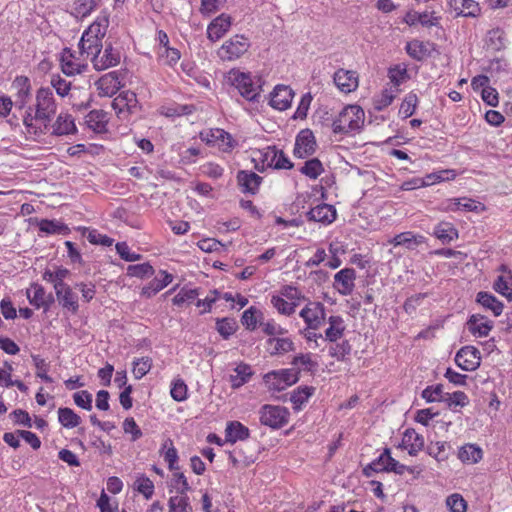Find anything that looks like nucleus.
I'll list each match as a JSON object with an SVG mask.
<instances>
[{
    "label": "nucleus",
    "instance_id": "1",
    "mask_svg": "<svg viewBox=\"0 0 512 512\" xmlns=\"http://www.w3.org/2000/svg\"><path fill=\"white\" fill-rule=\"evenodd\" d=\"M109 24L107 16H99L95 21L83 32L79 41L80 55L89 57L94 52H99L102 48V39L106 34Z\"/></svg>",
    "mask_w": 512,
    "mask_h": 512
},
{
    "label": "nucleus",
    "instance_id": "2",
    "mask_svg": "<svg viewBox=\"0 0 512 512\" xmlns=\"http://www.w3.org/2000/svg\"><path fill=\"white\" fill-rule=\"evenodd\" d=\"M228 79L244 99L250 102L258 101L262 91V80L259 76L232 69Z\"/></svg>",
    "mask_w": 512,
    "mask_h": 512
},
{
    "label": "nucleus",
    "instance_id": "3",
    "mask_svg": "<svg viewBox=\"0 0 512 512\" xmlns=\"http://www.w3.org/2000/svg\"><path fill=\"white\" fill-rule=\"evenodd\" d=\"M364 111L358 105L344 107L332 121V131L335 134H348L359 130L364 124Z\"/></svg>",
    "mask_w": 512,
    "mask_h": 512
},
{
    "label": "nucleus",
    "instance_id": "4",
    "mask_svg": "<svg viewBox=\"0 0 512 512\" xmlns=\"http://www.w3.org/2000/svg\"><path fill=\"white\" fill-rule=\"evenodd\" d=\"M51 120L28 107L23 115L24 134L27 139L39 141L49 130Z\"/></svg>",
    "mask_w": 512,
    "mask_h": 512
},
{
    "label": "nucleus",
    "instance_id": "5",
    "mask_svg": "<svg viewBox=\"0 0 512 512\" xmlns=\"http://www.w3.org/2000/svg\"><path fill=\"white\" fill-rule=\"evenodd\" d=\"M263 380L270 391L280 392L299 380V372L294 368L275 370L265 374Z\"/></svg>",
    "mask_w": 512,
    "mask_h": 512
},
{
    "label": "nucleus",
    "instance_id": "6",
    "mask_svg": "<svg viewBox=\"0 0 512 512\" xmlns=\"http://www.w3.org/2000/svg\"><path fill=\"white\" fill-rule=\"evenodd\" d=\"M259 414L261 424L273 429L283 427L289 418L287 408L279 405L266 404L261 407Z\"/></svg>",
    "mask_w": 512,
    "mask_h": 512
},
{
    "label": "nucleus",
    "instance_id": "7",
    "mask_svg": "<svg viewBox=\"0 0 512 512\" xmlns=\"http://www.w3.org/2000/svg\"><path fill=\"white\" fill-rule=\"evenodd\" d=\"M29 107H33V112L52 120L57 110V104L52 89L49 87H41L38 89L35 96V103Z\"/></svg>",
    "mask_w": 512,
    "mask_h": 512
},
{
    "label": "nucleus",
    "instance_id": "8",
    "mask_svg": "<svg viewBox=\"0 0 512 512\" xmlns=\"http://www.w3.org/2000/svg\"><path fill=\"white\" fill-rule=\"evenodd\" d=\"M200 139L210 146H216L223 152H230L236 146L231 134L220 128L200 132Z\"/></svg>",
    "mask_w": 512,
    "mask_h": 512
},
{
    "label": "nucleus",
    "instance_id": "9",
    "mask_svg": "<svg viewBox=\"0 0 512 512\" xmlns=\"http://www.w3.org/2000/svg\"><path fill=\"white\" fill-rule=\"evenodd\" d=\"M250 45L249 39L244 35H234L223 43L219 56L227 61L238 59L248 51Z\"/></svg>",
    "mask_w": 512,
    "mask_h": 512
},
{
    "label": "nucleus",
    "instance_id": "10",
    "mask_svg": "<svg viewBox=\"0 0 512 512\" xmlns=\"http://www.w3.org/2000/svg\"><path fill=\"white\" fill-rule=\"evenodd\" d=\"M299 316L304 320L306 327L318 330L325 323V306L321 302L308 301Z\"/></svg>",
    "mask_w": 512,
    "mask_h": 512
},
{
    "label": "nucleus",
    "instance_id": "11",
    "mask_svg": "<svg viewBox=\"0 0 512 512\" xmlns=\"http://www.w3.org/2000/svg\"><path fill=\"white\" fill-rule=\"evenodd\" d=\"M90 56H92L93 67L98 71L118 65L121 58L120 52L113 48L111 44L106 45L103 51L101 48L99 52H94Z\"/></svg>",
    "mask_w": 512,
    "mask_h": 512
},
{
    "label": "nucleus",
    "instance_id": "12",
    "mask_svg": "<svg viewBox=\"0 0 512 512\" xmlns=\"http://www.w3.org/2000/svg\"><path fill=\"white\" fill-rule=\"evenodd\" d=\"M455 363L464 371H475L481 363L480 351L474 346H464L456 353Z\"/></svg>",
    "mask_w": 512,
    "mask_h": 512
},
{
    "label": "nucleus",
    "instance_id": "13",
    "mask_svg": "<svg viewBox=\"0 0 512 512\" xmlns=\"http://www.w3.org/2000/svg\"><path fill=\"white\" fill-rule=\"evenodd\" d=\"M356 271L344 268L334 275L333 287L342 296H349L355 288Z\"/></svg>",
    "mask_w": 512,
    "mask_h": 512
},
{
    "label": "nucleus",
    "instance_id": "14",
    "mask_svg": "<svg viewBox=\"0 0 512 512\" xmlns=\"http://www.w3.org/2000/svg\"><path fill=\"white\" fill-rule=\"evenodd\" d=\"M316 150V140L314 134L309 129L301 130L296 136L294 155L298 158H306L312 155Z\"/></svg>",
    "mask_w": 512,
    "mask_h": 512
},
{
    "label": "nucleus",
    "instance_id": "15",
    "mask_svg": "<svg viewBox=\"0 0 512 512\" xmlns=\"http://www.w3.org/2000/svg\"><path fill=\"white\" fill-rule=\"evenodd\" d=\"M294 98L293 90L286 85H277L270 95L269 104L274 109L284 111L291 106Z\"/></svg>",
    "mask_w": 512,
    "mask_h": 512
},
{
    "label": "nucleus",
    "instance_id": "16",
    "mask_svg": "<svg viewBox=\"0 0 512 512\" xmlns=\"http://www.w3.org/2000/svg\"><path fill=\"white\" fill-rule=\"evenodd\" d=\"M96 86L100 96L111 97L122 87L121 74L117 71L109 72L96 82Z\"/></svg>",
    "mask_w": 512,
    "mask_h": 512
},
{
    "label": "nucleus",
    "instance_id": "17",
    "mask_svg": "<svg viewBox=\"0 0 512 512\" xmlns=\"http://www.w3.org/2000/svg\"><path fill=\"white\" fill-rule=\"evenodd\" d=\"M87 68V64L81 61L79 57L70 49H64L61 54V69L67 76L81 74Z\"/></svg>",
    "mask_w": 512,
    "mask_h": 512
},
{
    "label": "nucleus",
    "instance_id": "18",
    "mask_svg": "<svg viewBox=\"0 0 512 512\" xmlns=\"http://www.w3.org/2000/svg\"><path fill=\"white\" fill-rule=\"evenodd\" d=\"M333 81L343 93L353 92L359 85L358 75L352 70L338 69L334 73Z\"/></svg>",
    "mask_w": 512,
    "mask_h": 512
},
{
    "label": "nucleus",
    "instance_id": "19",
    "mask_svg": "<svg viewBox=\"0 0 512 512\" xmlns=\"http://www.w3.org/2000/svg\"><path fill=\"white\" fill-rule=\"evenodd\" d=\"M26 296L30 304L37 309L44 308V310H48L54 301L53 296L47 294L45 289L37 283L32 284L27 289Z\"/></svg>",
    "mask_w": 512,
    "mask_h": 512
},
{
    "label": "nucleus",
    "instance_id": "20",
    "mask_svg": "<svg viewBox=\"0 0 512 512\" xmlns=\"http://www.w3.org/2000/svg\"><path fill=\"white\" fill-rule=\"evenodd\" d=\"M237 183L243 193L255 195L262 183V177L253 171L240 170L237 173Z\"/></svg>",
    "mask_w": 512,
    "mask_h": 512
},
{
    "label": "nucleus",
    "instance_id": "21",
    "mask_svg": "<svg viewBox=\"0 0 512 512\" xmlns=\"http://www.w3.org/2000/svg\"><path fill=\"white\" fill-rule=\"evenodd\" d=\"M173 275L165 270H160L158 275L155 276L147 285L141 290V295L146 298H151L167 287L173 281Z\"/></svg>",
    "mask_w": 512,
    "mask_h": 512
},
{
    "label": "nucleus",
    "instance_id": "22",
    "mask_svg": "<svg viewBox=\"0 0 512 512\" xmlns=\"http://www.w3.org/2000/svg\"><path fill=\"white\" fill-rule=\"evenodd\" d=\"M232 19L229 15L222 13L216 17L207 27V37L215 42L222 38L224 34L230 29Z\"/></svg>",
    "mask_w": 512,
    "mask_h": 512
},
{
    "label": "nucleus",
    "instance_id": "23",
    "mask_svg": "<svg viewBox=\"0 0 512 512\" xmlns=\"http://www.w3.org/2000/svg\"><path fill=\"white\" fill-rule=\"evenodd\" d=\"M337 216V212L334 206L329 204H319L310 209L307 213V217L310 221L319 222L322 224L332 223Z\"/></svg>",
    "mask_w": 512,
    "mask_h": 512
},
{
    "label": "nucleus",
    "instance_id": "24",
    "mask_svg": "<svg viewBox=\"0 0 512 512\" xmlns=\"http://www.w3.org/2000/svg\"><path fill=\"white\" fill-rule=\"evenodd\" d=\"M448 5L456 16L476 18L481 14L480 6L474 0H449Z\"/></svg>",
    "mask_w": 512,
    "mask_h": 512
},
{
    "label": "nucleus",
    "instance_id": "25",
    "mask_svg": "<svg viewBox=\"0 0 512 512\" xmlns=\"http://www.w3.org/2000/svg\"><path fill=\"white\" fill-rule=\"evenodd\" d=\"M52 135L63 136L74 134L77 131L74 118L68 113H60L55 122L51 125Z\"/></svg>",
    "mask_w": 512,
    "mask_h": 512
},
{
    "label": "nucleus",
    "instance_id": "26",
    "mask_svg": "<svg viewBox=\"0 0 512 512\" xmlns=\"http://www.w3.org/2000/svg\"><path fill=\"white\" fill-rule=\"evenodd\" d=\"M394 246H403L408 250H414L419 245L426 242V238L423 235L415 234L411 231L403 232L395 235L388 241Z\"/></svg>",
    "mask_w": 512,
    "mask_h": 512
},
{
    "label": "nucleus",
    "instance_id": "27",
    "mask_svg": "<svg viewBox=\"0 0 512 512\" xmlns=\"http://www.w3.org/2000/svg\"><path fill=\"white\" fill-rule=\"evenodd\" d=\"M13 86L17 88L15 106L19 109H23L29 102L31 96L30 81L27 77L20 76L14 80Z\"/></svg>",
    "mask_w": 512,
    "mask_h": 512
},
{
    "label": "nucleus",
    "instance_id": "28",
    "mask_svg": "<svg viewBox=\"0 0 512 512\" xmlns=\"http://www.w3.org/2000/svg\"><path fill=\"white\" fill-rule=\"evenodd\" d=\"M250 436L249 429L239 421H230L226 425L225 429V441L229 443H235L237 441H243L248 439Z\"/></svg>",
    "mask_w": 512,
    "mask_h": 512
},
{
    "label": "nucleus",
    "instance_id": "29",
    "mask_svg": "<svg viewBox=\"0 0 512 512\" xmlns=\"http://www.w3.org/2000/svg\"><path fill=\"white\" fill-rule=\"evenodd\" d=\"M402 444L408 450L409 455L416 456L424 447V438L414 429H407L404 433Z\"/></svg>",
    "mask_w": 512,
    "mask_h": 512
},
{
    "label": "nucleus",
    "instance_id": "30",
    "mask_svg": "<svg viewBox=\"0 0 512 512\" xmlns=\"http://www.w3.org/2000/svg\"><path fill=\"white\" fill-rule=\"evenodd\" d=\"M458 458L464 464H476L483 458V450L476 444L467 443L458 450Z\"/></svg>",
    "mask_w": 512,
    "mask_h": 512
},
{
    "label": "nucleus",
    "instance_id": "31",
    "mask_svg": "<svg viewBox=\"0 0 512 512\" xmlns=\"http://www.w3.org/2000/svg\"><path fill=\"white\" fill-rule=\"evenodd\" d=\"M433 235L443 244H449L459 237L458 230L454 225L445 221H442L435 226Z\"/></svg>",
    "mask_w": 512,
    "mask_h": 512
},
{
    "label": "nucleus",
    "instance_id": "32",
    "mask_svg": "<svg viewBox=\"0 0 512 512\" xmlns=\"http://www.w3.org/2000/svg\"><path fill=\"white\" fill-rule=\"evenodd\" d=\"M329 327L325 330V340L336 342L340 339L345 331V323L341 316L333 315L328 318Z\"/></svg>",
    "mask_w": 512,
    "mask_h": 512
},
{
    "label": "nucleus",
    "instance_id": "33",
    "mask_svg": "<svg viewBox=\"0 0 512 512\" xmlns=\"http://www.w3.org/2000/svg\"><path fill=\"white\" fill-rule=\"evenodd\" d=\"M467 324L469 331L479 337L487 336L493 327L492 322L481 315H472Z\"/></svg>",
    "mask_w": 512,
    "mask_h": 512
},
{
    "label": "nucleus",
    "instance_id": "34",
    "mask_svg": "<svg viewBox=\"0 0 512 512\" xmlns=\"http://www.w3.org/2000/svg\"><path fill=\"white\" fill-rule=\"evenodd\" d=\"M169 512H192L193 508L190 502L188 492L175 493L168 500Z\"/></svg>",
    "mask_w": 512,
    "mask_h": 512
},
{
    "label": "nucleus",
    "instance_id": "35",
    "mask_svg": "<svg viewBox=\"0 0 512 512\" xmlns=\"http://www.w3.org/2000/svg\"><path fill=\"white\" fill-rule=\"evenodd\" d=\"M267 164L276 169H291L293 167L290 159L281 150L269 149L265 154Z\"/></svg>",
    "mask_w": 512,
    "mask_h": 512
},
{
    "label": "nucleus",
    "instance_id": "36",
    "mask_svg": "<svg viewBox=\"0 0 512 512\" xmlns=\"http://www.w3.org/2000/svg\"><path fill=\"white\" fill-rule=\"evenodd\" d=\"M262 320H264L262 311L254 306L245 310L241 317L242 325L250 331H254L258 325H262Z\"/></svg>",
    "mask_w": 512,
    "mask_h": 512
},
{
    "label": "nucleus",
    "instance_id": "37",
    "mask_svg": "<svg viewBox=\"0 0 512 512\" xmlns=\"http://www.w3.org/2000/svg\"><path fill=\"white\" fill-rule=\"evenodd\" d=\"M160 455L164 458V461L168 464L170 471L177 470V462L179 459L178 451L175 448L173 441L167 438L160 449Z\"/></svg>",
    "mask_w": 512,
    "mask_h": 512
},
{
    "label": "nucleus",
    "instance_id": "38",
    "mask_svg": "<svg viewBox=\"0 0 512 512\" xmlns=\"http://www.w3.org/2000/svg\"><path fill=\"white\" fill-rule=\"evenodd\" d=\"M136 104L137 98L135 93L131 91H125L113 100L112 107L119 113L123 112L124 110L130 112L136 107Z\"/></svg>",
    "mask_w": 512,
    "mask_h": 512
},
{
    "label": "nucleus",
    "instance_id": "39",
    "mask_svg": "<svg viewBox=\"0 0 512 512\" xmlns=\"http://www.w3.org/2000/svg\"><path fill=\"white\" fill-rule=\"evenodd\" d=\"M168 489L170 493L174 492L181 494H183V492H189L192 490L187 477L183 472L179 471V468L177 470H173L172 477L168 482Z\"/></svg>",
    "mask_w": 512,
    "mask_h": 512
},
{
    "label": "nucleus",
    "instance_id": "40",
    "mask_svg": "<svg viewBox=\"0 0 512 512\" xmlns=\"http://www.w3.org/2000/svg\"><path fill=\"white\" fill-rule=\"evenodd\" d=\"M252 376V369L247 364H239L230 375V384L234 389L240 388L247 383Z\"/></svg>",
    "mask_w": 512,
    "mask_h": 512
},
{
    "label": "nucleus",
    "instance_id": "41",
    "mask_svg": "<svg viewBox=\"0 0 512 512\" xmlns=\"http://www.w3.org/2000/svg\"><path fill=\"white\" fill-rule=\"evenodd\" d=\"M477 302L484 308L493 312L494 316L501 315L504 305L494 295L488 292H479L477 295Z\"/></svg>",
    "mask_w": 512,
    "mask_h": 512
},
{
    "label": "nucleus",
    "instance_id": "42",
    "mask_svg": "<svg viewBox=\"0 0 512 512\" xmlns=\"http://www.w3.org/2000/svg\"><path fill=\"white\" fill-rule=\"evenodd\" d=\"M315 391L314 387L303 386L295 389L290 397L291 402L294 405V409L300 410L302 405L308 401Z\"/></svg>",
    "mask_w": 512,
    "mask_h": 512
},
{
    "label": "nucleus",
    "instance_id": "43",
    "mask_svg": "<svg viewBox=\"0 0 512 512\" xmlns=\"http://www.w3.org/2000/svg\"><path fill=\"white\" fill-rule=\"evenodd\" d=\"M406 52L411 58L417 61H422L429 55L427 45L419 40L408 42L406 45Z\"/></svg>",
    "mask_w": 512,
    "mask_h": 512
},
{
    "label": "nucleus",
    "instance_id": "44",
    "mask_svg": "<svg viewBox=\"0 0 512 512\" xmlns=\"http://www.w3.org/2000/svg\"><path fill=\"white\" fill-rule=\"evenodd\" d=\"M291 364L294 366V369L300 373V370H305L308 372L314 371L318 364L316 361L312 359V355L310 353L299 354L293 358Z\"/></svg>",
    "mask_w": 512,
    "mask_h": 512
},
{
    "label": "nucleus",
    "instance_id": "45",
    "mask_svg": "<svg viewBox=\"0 0 512 512\" xmlns=\"http://www.w3.org/2000/svg\"><path fill=\"white\" fill-rule=\"evenodd\" d=\"M100 2L101 0H74V14L78 17H86L98 7Z\"/></svg>",
    "mask_w": 512,
    "mask_h": 512
},
{
    "label": "nucleus",
    "instance_id": "46",
    "mask_svg": "<svg viewBox=\"0 0 512 512\" xmlns=\"http://www.w3.org/2000/svg\"><path fill=\"white\" fill-rule=\"evenodd\" d=\"M270 345H273L272 355H283L295 350V344L290 338H270Z\"/></svg>",
    "mask_w": 512,
    "mask_h": 512
},
{
    "label": "nucleus",
    "instance_id": "47",
    "mask_svg": "<svg viewBox=\"0 0 512 512\" xmlns=\"http://www.w3.org/2000/svg\"><path fill=\"white\" fill-rule=\"evenodd\" d=\"M39 229L46 234L66 235L69 233V228L64 223L57 220H42L39 223Z\"/></svg>",
    "mask_w": 512,
    "mask_h": 512
},
{
    "label": "nucleus",
    "instance_id": "48",
    "mask_svg": "<svg viewBox=\"0 0 512 512\" xmlns=\"http://www.w3.org/2000/svg\"><path fill=\"white\" fill-rule=\"evenodd\" d=\"M352 346L348 340L333 344L329 347V355L337 361H346L351 354Z\"/></svg>",
    "mask_w": 512,
    "mask_h": 512
},
{
    "label": "nucleus",
    "instance_id": "49",
    "mask_svg": "<svg viewBox=\"0 0 512 512\" xmlns=\"http://www.w3.org/2000/svg\"><path fill=\"white\" fill-rule=\"evenodd\" d=\"M512 276L511 275H500L497 277L493 284L494 290L507 298L508 301H512Z\"/></svg>",
    "mask_w": 512,
    "mask_h": 512
},
{
    "label": "nucleus",
    "instance_id": "50",
    "mask_svg": "<svg viewBox=\"0 0 512 512\" xmlns=\"http://www.w3.org/2000/svg\"><path fill=\"white\" fill-rule=\"evenodd\" d=\"M300 172L310 179H317L324 172V168L318 158H312L304 163Z\"/></svg>",
    "mask_w": 512,
    "mask_h": 512
},
{
    "label": "nucleus",
    "instance_id": "51",
    "mask_svg": "<svg viewBox=\"0 0 512 512\" xmlns=\"http://www.w3.org/2000/svg\"><path fill=\"white\" fill-rule=\"evenodd\" d=\"M59 422L66 428L77 427L81 423V418L70 408H59Z\"/></svg>",
    "mask_w": 512,
    "mask_h": 512
},
{
    "label": "nucleus",
    "instance_id": "52",
    "mask_svg": "<svg viewBox=\"0 0 512 512\" xmlns=\"http://www.w3.org/2000/svg\"><path fill=\"white\" fill-rule=\"evenodd\" d=\"M31 358L36 368V377L40 378L46 383H52L53 379L48 375L50 364L37 354H32Z\"/></svg>",
    "mask_w": 512,
    "mask_h": 512
},
{
    "label": "nucleus",
    "instance_id": "53",
    "mask_svg": "<svg viewBox=\"0 0 512 512\" xmlns=\"http://www.w3.org/2000/svg\"><path fill=\"white\" fill-rule=\"evenodd\" d=\"M417 105V95L413 92L408 93L400 105L399 115L402 116V118L404 119L411 117L414 114Z\"/></svg>",
    "mask_w": 512,
    "mask_h": 512
},
{
    "label": "nucleus",
    "instance_id": "54",
    "mask_svg": "<svg viewBox=\"0 0 512 512\" xmlns=\"http://www.w3.org/2000/svg\"><path fill=\"white\" fill-rule=\"evenodd\" d=\"M448 408L456 410L457 407H464L469 403L467 395L462 391H456L453 393H445L443 398Z\"/></svg>",
    "mask_w": 512,
    "mask_h": 512
},
{
    "label": "nucleus",
    "instance_id": "55",
    "mask_svg": "<svg viewBox=\"0 0 512 512\" xmlns=\"http://www.w3.org/2000/svg\"><path fill=\"white\" fill-rule=\"evenodd\" d=\"M456 176L454 170H440L436 172H432L423 177L424 187L433 185L436 183H440L442 181L453 180Z\"/></svg>",
    "mask_w": 512,
    "mask_h": 512
},
{
    "label": "nucleus",
    "instance_id": "56",
    "mask_svg": "<svg viewBox=\"0 0 512 512\" xmlns=\"http://www.w3.org/2000/svg\"><path fill=\"white\" fill-rule=\"evenodd\" d=\"M271 304L280 314L285 316L292 315L296 309V303H290L281 295H273Z\"/></svg>",
    "mask_w": 512,
    "mask_h": 512
},
{
    "label": "nucleus",
    "instance_id": "57",
    "mask_svg": "<svg viewBox=\"0 0 512 512\" xmlns=\"http://www.w3.org/2000/svg\"><path fill=\"white\" fill-rule=\"evenodd\" d=\"M134 489L141 493L147 500H149L154 494L153 482L143 474L137 476L134 482Z\"/></svg>",
    "mask_w": 512,
    "mask_h": 512
},
{
    "label": "nucleus",
    "instance_id": "58",
    "mask_svg": "<svg viewBox=\"0 0 512 512\" xmlns=\"http://www.w3.org/2000/svg\"><path fill=\"white\" fill-rule=\"evenodd\" d=\"M60 304L63 308L71 311L72 313H76L78 311L79 305H78V297L77 295L72 291V289H67L61 297H57Z\"/></svg>",
    "mask_w": 512,
    "mask_h": 512
},
{
    "label": "nucleus",
    "instance_id": "59",
    "mask_svg": "<svg viewBox=\"0 0 512 512\" xmlns=\"http://www.w3.org/2000/svg\"><path fill=\"white\" fill-rule=\"evenodd\" d=\"M280 295L290 303H296V307L301 303V301L306 300L303 293L292 285L283 286L280 290Z\"/></svg>",
    "mask_w": 512,
    "mask_h": 512
},
{
    "label": "nucleus",
    "instance_id": "60",
    "mask_svg": "<svg viewBox=\"0 0 512 512\" xmlns=\"http://www.w3.org/2000/svg\"><path fill=\"white\" fill-rule=\"evenodd\" d=\"M152 367V360L149 357H142L133 361L132 373L136 379L144 377Z\"/></svg>",
    "mask_w": 512,
    "mask_h": 512
},
{
    "label": "nucleus",
    "instance_id": "61",
    "mask_svg": "<svg viewBox=\"0 0 512 512\" xmlns=\"http://www.w3.org/2000/svg\"><path fill=\"white\" fill-rule=\"evenodd\" d=\"M395 97L396 91L392 89L383 90L382 93L374 99V109L377 111H382L383 109L392 104Z\"/></svg>",
    "mask_w": 512,
    "mask_h": 512
},
{
    "label": "nucleus",
    "instance_id": "62",
    "mask_svg": "<svg viewBox=\"0 0 512 512\" xmlns=\"http://www.w3.org/2000/svg\"><path fill=\"white\" fill-rule=\"evenodd\" d=\"M199 295L198 289H188L183 287L178 294L172 299V302L176 306H181L184 303H191L194 301Z\"/></svg>",
    "mask_w": 512,
    "mask_h": 512
},
{
    "label": "nucleus",
    "instance_id": "63",
    "mask_svg": "<svg viewBox=\"0 0 512 512\" xmlns=\"http://www.w3.org/2000/svg\"><path fill=\"white\" fill-rule=\"evenodd\" d=\"M127 274L132 277L144 278L154 274V268L148 263L129 265Z\"/></svg>",
    "mask_w": 512,
    "mask_h": 512
},
{
    "label": "nucleus",
    "instance_id": "64",
    "mask_svg": "<svg viewBox=\"0 0 512 512\" xmlns=\"http://www.w3.org/2000/svg\"><path fill=\"white\" fill-rule=\"evenodd\" d=\"M446 505L450 512H466L467 503L460 494H452L447 497Z\"/></svg>",
    "mask_w": 512,
    "mask_h": 512
}]
</instances>
